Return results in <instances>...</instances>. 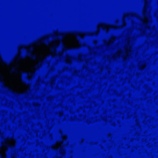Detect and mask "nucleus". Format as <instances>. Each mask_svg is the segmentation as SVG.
Here are the masks:
<instances>
[{
    "label": "nucleus",
    "mask_w": 158,
    "mask_h": 158,
    "mask_svg": "<svg viewBox=\"0 0 158 158\" xmlns=\"http://www.w3.org/2000/svg\"><path fill=\"white\" fill-rule=\"evenodd\" d=\"M49 39L46 37L42 38L39 40L34 42V43L37 45H40L44 44H46L48 43Z\"/></svg>",
    "instance_id": "f257e3e1"
},
{
    "label": "nucleus",
    "mask_w": 158,
    "mask_h": 158,
    "mask_svg": "<svg viewBox=\"0 0 158 158\" xmlns=\"http://www.w3.org/2000/svg\"><path fill=\"white\" fill-rule=\"evenodd\" d=\"M18 65H16L14 67H13L10 70V73L11 74L15 73L16 74H18L19 73L18 69Z\"/></svg>",
    "instance_id": "f03ea898"
},
{
    "label": "nucleus",
    "mask_w": 158,
    "mask_h": 158,
    "mask_svg": "<svg viewBox=\"0 0 158 158\" xmlns=\"http://www.w3.org/2000/svg\"><path fill=\"white\" fill-rule=\"evenodd\" d=\"M27 55L31 59L33 60H36L38 57V56L37 55L33 54H31L30 52H27Z\"/></svg>",
    "instance_id": "7ed1b4c3"
},
{
    "label": "nucleus",
    "mask_w": 158,
    "mask_h": 158,
    "mask_svg": "<svg viewBox=\"0 0 158 158\" xmlns=\"http://www.w3.org/2000/svg\"><path fill=\"white\" fill-rule=\"evenodd\" d=\"M25 58L24 55H21L19 54H18L16 56V58L17 59L19 60L20 59H23Z\"/></svg>",
    "instance_id": "20e7f679"
},
{
    "label": "nucleus",
    "mask_w": 158,
    "mask_h": 158,
    "mask_svg": "<svg viewBox=\"0 0 158 158\" xmlns=\"http://www.w3.org/2000/svg\"><path fill=\"white\" fill-rule=\"evenodd\" d=\"M2 145L4 146H5L8 147H10V148H11L12 146L11 145H10L8 143L4 142L2 143Z\"/></svg>",
    "instance_id": "39448f33"
},
{
    "label": "nucleus",
    "mask_w": 158,
    "mask_h": 158,
    "mask_svg": "<svg viewBox=\"0 0 158 158\" xmlns=\"http://www.w3.org/2000/svg\"><path fill=\"white\" fill-rule=\"evenodd\" d=\"M21 73L22 74H24V75H31V73H27L26 72L24 71H21Z\"/></svg>",
    "instance_id": "423d86ee"
},
{
    "label": "nucleus",
    "mask_w": 158,
    "mask_h": 158,
    "mask_svg": "<svg viewBox=\"0 0 158 158\" xmlns=\"http://www.w3.org/2000/svg\"><path fill=\"white\" fill-rule=\"evenodd\" d=\"M57 47V46H55L51 48H50V49L52 51H55L56 50V48Z\"/></svg>",
    "instance_id": "0eeeda50"
},
{
    "label": "nucleus",
    "mask_w": 158,
    "mask_h": 158,
    "mask_svg": "<svg viewBox=\"0 0 158 158\" xmlns=\"http://www.w3.org/2000/svg\"><path fill=\"white\" fill-rule=\"evenodd\" d=\"M73 33L76 36L80 38H81V36L79 35L77 33L74 32Z\"/></svg>",
    "instance_id": "6e6552de"
},
{
    "label": "nucleus",
    "mask_w": 158,
    "mask_h": 158,
    "mask_svg": "<svg viewBox=\"0 0 158 158\" xmlns=\"http://www.w3.org/2000/svg\"><path fill=\"white\" fill-rule=\"evenodd\" d=\"M11 62V60L6 61L5 62V63L7 64H10Z\"/></svg>",
    "instance_id": "1a4fd4ad"
},
{
    "label": "nucleus",
    "mask_w": 158,
    "mask_h": 158,
    "mask_svg": "<svg viewBox=\"0 0 158 158\" xmlns=\"http://www.w3.org/2000/svg\"><path fill=\"white\" fill-rule=\"evenodd\" d=\"M55 37L56 39H57V38H59V37H60V35H55Z\"/></svg>",
    "instance_id": "9d476101"
},
{
    "label": "nucleus",
    "mask_w": 158,
    "mask_h": 158,
    "mask_svg": "<svg viewBox=\"0 0 158 158\" xmlns=\"http://www.w3.org/2000/svg\"><path fill=\"white\" fill-rule=\"evenodd\" d=\"M64 34H62V35H61V36H64Z\"/></svg>",
    "instance_id": "9b49d317"
},
{
    "label": "nucleus",
    "mask_w": 158,
    "mask_h": 158,
    "mask_svg": "<svg viewBox=\"0 0 158 158\" xmlns=\"http://www.w3.org/2000/svg\"><path fill=\"white\" fill-rule=\"evenodd\" d=\"M14 93L15 94H17V93L16 92H14Z\"/></svg>",
    "instance_id": "f8f14e48"
},
{
    "label": "nucleus",
    "mask_w": 158,
    "mask_h": 158,
    "mask_svg": "<svg viewBox=\"0 0 158 158\" xmlns=\"http://www.w3.org/2000/svg\"><path fill=\"white\" fill-rule=\"evenodd\" d=\"M1 156V154H0V156Z\"/></svg>",
    "instance_id": "ddd939ff"
}]
</instances>
